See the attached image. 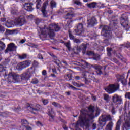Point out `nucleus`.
I'll use <instances>...</instances> for the list:
<instances>
[{"instance_id": "052dcab7", "label": "nucleus", "mask_w": 130, "mask_h": 130, "mask_svg": "<svg viewBox=\"0 0 130 130\" xmlns=\"http://www.w3.org/2000/svg\"><path fill=\"white\" fill-rule=\"evenodd\" d=\"M96 128H97V124L96 123H93L92 125V129L93 130H95Z\"/></svg>"}, {"instance_id": "39448f33", "label": "nucleus", "mask_w": 130, "mask_h": 130, "mask_svg": "<svg viewBox=\"0 0 130 130\" xmlns=\"http://www.w3.org/2000/svg\"><path fill=\"white\" fill-rule=\"evenodd\" d=\"M101 34L102 36L107 38V40H109V39L113 38L112 32L110 31V27L108 26L105 25L103 27Z\"/></svg>"}, {"instance_id": "09e8293b", "label": "nucleus", "mask_w": 130, "mask_h": 130, "mask_svg": "<svg viewBox=\"0 0 130 130\" xmlns=\"http://www.w3.org/2000/svg\"><path fill=\"white\" fill-rule=\"evenodd\" d=\"M39 65V63L38 62V61H36V60H34L32 62V66L33 67H34L35 68H37V66Z\"/></svg>"}, {"instance_id": "5701e85b", "label": "nucleus", "mask_w": 130, "mask_h": 130, "mask_svg": "<svg viewBox=\"0 0 130 130\" xmlns=\"http://www.w3.org/2000/svg\"><path fill=\"white\" fill-rule=\"evenodd\" d=\"M26 72L30 76L35 73V68H34L33 67H31L30 68L28 69Z\"/></svg>"}, {"instance_id": "6e6d98bb", "label": "nucleus", "mask_w": 130, "mask_h": 130, "mask_svg": "<svg viewBox=\"0 0 130 130\" xmlns=\"http://www.w3.org/2000/svg\"><path fill=\"white\" fill-rule=\"evenodd\" d=\"M37 57L39 59H43V56H42V54H41V53L38 54Z\"/></svg>"}, {"instance_id": "dca6fc26", "label": "nucleus", "mask_w": 130, "mask_h": 130, "mask_svg": "<svg viewBox=\"0 0 130 130\" xmlns=\"http://www.w3.org/2000/svg\"><path fill=\"white\" fill-rule=\"evenodd\" d=\"M48 6V1H46L43 5L41 9V11L43 14V17L45 18H48V14H47V11H46V7Z\"/></svg>"}, {"instance_id": "69168bd1", "label": "nucleus", "mask_w": 130, "mask_h": 130, "mask_svg": "<svg viewBox=\"0 0 130 130\" xmlns=\"http://www.w3.org/2000/svg\"><path fill=\"white\" fill-rule=\"evenodd\" d=\"M25 128L26 129V130H32V127L29 126H25Z\"/></svg>"}, {"instance_id": "4d7b16f0", "label": "nucleus", "mask_w": 130, "mask_h": 130, "mask_svg": "<svg viewBox=\"0 0 130 130\" xmlns=\"http://www.w3.org/2000/svg\"><path fill=\"white\" fill-rule=\"evenodd\" d=\"M5 32V28L3 26L0 25V32L4 33Z\"/></svg>"}, {"instance_id": "774afa93", "label": "nucleus", "mask_w": 130, "mask_h": 130, "mask_svg": "<svg viewBox=\"0 0 130 130\" xmlns=\"http://www.w3.org/2000/svg\"><path fill=\"white\" fill-rule=\"evenodd\" d=\"M125 47H126L127 48H129V47H130V43L129 42L127 43Z\"/></svg>"}, {"instance_id": "9d476101", "label": "nucleus", "mask_w": 130, "mask_h": 130, "mask_svg": "<svg viewBox=\"0 0 130 130\" xmlns=\"http://www.w3.org/2000/svg\"><path fill=\"white\" fill-rule=\"evenodd\" d=\"M68 13L67 14H66L64 16V18L66 20H69L67 21V26H70L71 24H72V22H73V20H72V19H73V17H75V14L74 13H73V10L70 9L68 10Z\"/></svg>"}, {"instance_id": "603ef678", "label": "nucleus", "mask_w": 130, "mask_h": 130, "mask_svg": "<svg viewBox=\"0 0 130 130\" xmlns=\"http://www.w3.org/2000/svg\"><path fill=\"white\" fill-rule=\"evenodd\" d=\"M107 51L108 52V55L110 56V55H111V48H107Z\"/></svg>"}, {"instance_id": "a211bd4d", "label": "nucleus", "mask_w": 130, "mask_h": 130, "mask_svg": "<svg viewBox=\"0 0 130 130\" xmlns=\"http://www.w3.org/2000/svg\"><path fill=\"white\" fill-rule=\"evenodd\" d=\"M118 80L119 82H121V84H122V85L124 86H125L127 83V81L125 79V75L124 74H122V75H119Z\"/></svg>"}, {"instance_id": "ea45409f", "label": "nucleus", "mask_w": 130, "mask_h": 130, "mask_svg": "<svg viewBox=\"0 0 130 130\" xmlns=\"http://www.w3.org/2000/svg\"><path fill=\"white\" fill-rule=\"evenodd\" d=\"M21 124L23 125V126H25L26 127V125L28 124V121H27L26 120H21Z\"/></svg>"}, {"instance_id": "423d86ee", "label": "nucleus", "mask_w": 130, "mask_h": 130, "mask_svg": "<svg viewBox=\"0 0 130 130\" xmlns=\"http://www.w3.org/2000/svg\"><path fill=\"white\" fill-rule=\"evenodd\" d=\"M105 90L108 94H113V93H115V92L119 90V84L118 83L110 84L105 88Z\"/></svg>"}, {"instance_id": "b1692460", "label": "nucleus", "mask_w": 130, "mask_h": 130, "mask_svg": "<svg viewBox=\"0 0 130 130\" xmlns=\"http://www.w3.org/2000/svg\"><path fill=\"white\" fill-rule=\"evenodd\" d=\"M26 68L27 67H26L23 62H19L17 66V69L19 71H21V70H23V69H26Z\"/></svg>"}, {"instance_id": "4be33fe9", "label": "nucleus", "mask_w": 130, "mask_h": 130, "mask_svg": "<svg viewBox=\"0 0 130 130\" xmlns=\"http://www.w3.org/2000/svg\"><path fill=\"white\" fill-rule=\"evenodd\" d=\"M31 78V76H30L26 72H24L21 75V80L23 81H28Z\"/></svg>"}, {"instance_id": "72a5a7b5", "label": "nucleus", "mask_w": 130, "mask_h": 130, "mask_svg": "<svg viewBox=\"0 0 130 130\" xmlns=\"http://www.w3.org/2000/svg\"><path fill=\"white\" fill-rule=\"evenodd\" d=\"M104 100L107 103H108L109 101H110V99L109 98V95L108 94H104Z\"/></svg>"}, {"instance_id": "393cba45", "label": "nucleus", "mask_w": 130, "mask_h": 130, "mask_svg": "<svg viewBox=\"0 0 130 130\" xmlns=\"http://www.w3.org/2000/svg\"><path fill=\"white\" fill-rule=\"evenodd\" d=\"M26 68L27 67H26L23 62H19L17 66V69L19 71H21V70H23V69H26Z\"/></svg>"}, {"instance_id": "79ce46f5", "label": "nucleus", "mask_w": 130, "mask_h": 130, "mask_svg": "<svg viewBox=\"0 0 130 130\" xmlns=\"http://www.w3.org/2000/svg\"><path fill=\"white\" fill-rule=\"evenodd\" d=\"M69 38L71 40H74L75 39V37L73 34H72V32L70 30H69Z\"/></svg>"}, {"instance_id": "7ed1b4c3", "label": "nucleus", "mask_w": 130, "mask_h": 130, "mask_svg": "<svg viewBox=\"0 0 130 130\" xmlns=\"http://www.w3.org/2000/svg\"><path fill=\"white\" fill-rule=\"evenodd\" d=\"M112 102L110 105L112 109L111 110V112L112 114L114 115L116 113V111H115V106L117 105H120V104H122V98L121 96L118 95L116 94H115L113 95L112 98Z\"/></svg>"}, {"instance_id": "f704fd0d", "label": "nucleus", "mask_w": 130, "mask_h": 130, "mask_svg": "<svg viewBox=\"0 0 130 130\" xmlns=\"http://www.w3.org/2000/svg\"><path fill=\"white\" fill-rule=\"evenodd\" d=\"M110 24H111V25H114V26H116V24L118 23V21L116 19H112L111 20H110Z\"/></svg>"}, {"instance_id": "f257e3e1", "label": "nucleus", "mask_w": 130, "mask_h": 130, "mask_svg": "<svg viewBox=\"0 0 130 130\" xmlns=\"http://www.w3.org/2000/svg\"><path fill=\"white\" fill-rule=\"evenodd\" d=\"M95 110V107L93 106H90L86 109H83L81 110L80 115L79 119L76 123V126H78L81 124L85 126L86 129H89L90 127V121L97 117L100 114V110L98 109L96 110L95 115H94V112Z\"/></svg>"}, {"instance_id": "6e6552de", "label": "nucleus", "mask_w": 130, "mask_h": 130, "mask_svg": "<svg viewBox=\"0 0 130 130\" xmlns=\"http://www.w3.org/2000/svg\"><path fill=\"white\" fill-rule=\"evenodd\" d=\"M87 49V45L85 44H82L80 46H76L74 48V53L75 54H78L79 52H81L82 50L83 53H86V50Z\"/></svg>"}, {"instance_id": "aec40b11", "label": "nucleus", "mask_w": 130, "mask_h": 130, "mask_svg": "<svg viewBox=\"0 0 130 130\" xmlns=\"http://www.w3.org/2000/svg\"><path fill=\"white\" fill-rule=\"evenodd\" d=\"M92 67L93 69L96 70V73L98 75H102V71H101V70H102V67L100 65L97 64L92 65Z\"/></svg>"}, {"instance_id": "338daca9", "label": "nucleus", "mask_w": 130, "mask_h": 130, "mask_svg": "<svg viewBox=\"0 0 130 130\" xmlns=\"http://www.w3.org/2000/svg\"><path fill=\"white\" fill-rule=\"evenodd\" d=\"M25 42H26V40H25V39H22V40H21L19 42V43H21V44H23V43H25Z\"/></svg>"}, {"instance_id": "864d4df0", "label": "nucleus", "mask_w": 130, "mask_h": 130, "mask_svg": "<svg viewBox=\"0 0 130 130\" xmlns=\"http://www.w3.org/2000/svg\"><path fill=\"white\" fill-rule=\"evenodd\" d=\"M125 98H127V99L130 100V92H126L125 94Z\"/></svg>"}, {"instance_id": "37998d69", "label": "nucleus", "mask_w": 130, "mask_h": 130, "mask_svg": "<svg viewBox=\"0 0 130 130\" xmlns=\"http://www.w3.org/2000/svg\"><path fill=\"white\" fill-rule=\"evenodd\" d=\"M64 45L67 47L68 50H71V43L70 42L64 43Z\"/></svg>"}, {"instance_id": "49530a36", "label": "nucleus", "mask_w": 130, "mask_h": 130, "mask_svg": "<svg viewBox=\"0 0 130 130\" xmlns=\"http://www.w3.org/2000/svg\"><path fill=\"white\" fill-rule=\"evenodd\" d=\"M18 13V9L17 8H14L12 9L11 10V13L13 14V15H15Z\"/></svg>"}, {"instance_id": "bf43d9fd", "label": "nucleus", "mask_w": 130, "mask_h": 130, "mask_svg": "<svg viewBox=\"0 0 130 130\" xmlns=\"http://www.w3.org/2000/svg\"><path fill=\"white\" fill-rule=\"evenodd\" d=\"M36 124L38 125V126H43L42 123H41L40 121L37 122Z\"/></svg>"}, {"instance_id": "c03bdc74", "label": "nucleus", "mask_w": 130, "mask_h": 130, "mask_svg": "<svg viewBox=\"0 0 130 130\" xmlns=\"http://www.w3.org/2000/svg\"><path fill=\"white\" fill-rule=\"evenodd\" d=\"M73 3L77 6H82V2H81L80 0H75L74 1Z\"/></svg>"}, {"instance_id": "4c0bfd02", "label": "nucleus", "mask_w": 130, "mask_h": 130, "mask_svg": "<svg viewBox=\"0 0 130 130\" xmlns=\"http://www.w3.org/2000/svg\"><path fill=\"white\" fill-rule=\"evenodd\" d=\"M11 59H10V58H7L5 59V60L3 62V63L5 66H7V64H9L10 63Z\"/></svg>"}, {"instance_id": "cd10ccee", "label": "nucleus", "mask_w": 130, "mask_h": 130, "mask_svg": "<svg viewBox=\"0 0 130 130\" xmlns=\"http://www.w3.org/2000/svg\"><path fill=\"white\" fill-rule=\"evenodd\" d=\"M6 32L7 33H8V34H9L10 35L12 34H18V33H19V30L18 29H14L13 30H7Z\"/></svg>"}, {"instance_id": "20e7f679", "label": "nucleus", "mask_w": 130, "mask_h": 130, "mask_svg": "<svg viewBox=\"0 0 130 130\" xmlns=\"http://www.w3.org/2000/svg\"><path fill=\"white\" fill-rule=\"evenodd\" d=\"M112 118L110 115H102L99 118V126L103 127L106 125V122L107 121H111Z\"/></svg>"}, {"instance_id": "c85d7f7f", "label": "nucleus", "mask_w": 130, "mask_h": 130, "mask_svg": "<svg viewBox=\"0 0 130 130\" xmlns=\"http://www.w3.org/2000/svg\"><path fill=\"white\" fill-rule=\"evenodd\" d=\"M36 9H39L41 8V5H42V1L41 0H36Z\"/></svg>"}, {"instance_id": "a19ab883", "label": "nucleus", "mask_w": 130, "mask_h": 130, "mask_svg": "<svg viewBox=\"0 0 130 130\" xmlns=\"http://www.w3.org/2000/svg\"><path fill=\"white\" fill-rule=\"evenodd\" d=\"M23 63L24 64V66L28 68V67H29V66H30V64H31V62H30V61H23Z\"/></svg>"}, {"instance_id": "a878e982", "label": "nucleus", "mask_w": 130, "mask_h": 130, "mask_svg": "<svg viewBox=\"0 0 130 130\" xmlns=\"http://www.w3.org/2000/svg\"><path fill=\"white\" fill-rule=\"evenodd\" d=\"M113 128V122L112 121H110L106 125L105 130H112Z\"/></svg>"}, {"instance_id": "2eb2a0df", "label": "nucleus", "mask_w": 130, "mask_h": 130, "mask_svg": "<svg viewBox=\"0 0 130 130\" xmlns=\"http://www.w3.org/2000/svg\"><path fill=\"white\" fill-rule=\"evenodd\" d=\"M48 115L49 116V121H54V117H55V114L53 111V109L51 107H49L48 110Z\"/></svg>"}, {"instance_id": "7c9ffc66", "label": "nucleus", "mask_w": 130, "mask_h": 130, "mask_svg": "<svg viewBox=\"0 0 130 130\" xmlns=\"http://www.w3.org/2000/svg\"><path fill=\"white\" fill-rule=\"evenodd\" d=\"M5 48L6 44L4 42L0 41V52L4 50Z\"/></svg>"}, {"instance_id": "9b49d317", "label": "nucleus", "mask_w": 130, "mask_h": 130, "mask_svg": "<svg viewBox=\"0 0 130 130\" xmlns=\"http://www.w3.org/2000/svg\"><path fill=\"white\" fill-rule=\"evenodd\" d=\"M14 23L16 26L22 27L23 25H25V24H26V21L25 17L23 16H21L19 17L16 18Z\"/></svg>"}, {"instance_id": "0e129e2a", "label": "nucleus", "mask_w": 130, "mask_h": 130, "mask_svg": "<svg viewBox=\"0 0 130 130\" xmlns=\"http://www.w3.org/2000/svg\"><path fill=\"white\" fill-rule=\"evenodd\" d=\"M117 57H118V58H120V59H121V58L122 57V55H121V54L120 53H119V54H117Z\"/></svg>"}, {"instance_id": "412c9836", "label": "nucleus", "mask_w": 130, "mask_h": 130, "mask_svg": "<svg viewBox=\"0 0 130 130\" xmlns=\"http://www.w3.org/2000/svg\"><path fill=\"white\" fill-rule=\"evenodd\" d=\"M49 55L51 56V57H53V58L54 59V63L57 64V66H59V63H60V61L59 60L57 59V57L55 56L53 53H48Z\"/></svg>"}, {"instance_id": "0eeeda50", "label": "nucleus", "mask_w": 130, "mask_h": 130, "mask_svg": "<svg viewBox=\"0 0 130 130\" xmlns=\"http://www.w3.org/2000/svg\"><path fill=\"white\" fill-rule=\"evenodd\" d=\"M120 24L124 28H128V16L126 14H122L120 18Z\"/></svg>"}, {"instance_id": "13d9d810", "label": "nucleus", "mask_w": 130, "mask_h": 130, "mask_svg": "<svg viewBox=\"0 0 130 130\" xmlns=\"http://www.w3.org/2000/svg\"><path fill=\"white\" fill-rule=\"evenodd\" d=\"M74 42H75V43H81V41L79 39H76L75 38L73 40Z\"/></svg>"}, {"instance_id": "ddd939ff", "label": "nucleus", "mask_w": 130, "mask_h": 130, "mask_svg": "<svg viewBox=\"0 0 130 130\" xmlns=\"http://www.w3.org/2000/svg\"><path fill=\"white\" fill-rule=\"evenodd\" d=\"M8 81L10 82H13L14 83H16L19 81V75L15 73H9L8 74Z\"/></svg>"}, {"instance_id": "de8ad7c7", "label": "nucleus", "mask_w": 130, "mask_h": 130, "mask_svg": "<svg viewBox=\"0 0 130 130\" xmlns=\"http://www.w3.org/2000/svg\"><path fill=\"white\" fill-rule=\"evenodd\" d=\"M68 88L69 89H72V90H74V91H75L76 90H79V89L74 87L73 85H72L71 84H68Z\"/></svg>"}, {"instance_id": "8fccbe9b", "label": "nucleus", "mask_w": 130, "mask_h": 130, "mask_svg": "<svg viewBox=\"0 0 130 130\" xmlns=\"http://www.w3.org/2000/svg\"><path fill=\"white\" fill-rule=\"evenodd\" d=\"M38 79H37V78H35L33 79L31 81V84H38Z\"/></svg>"}, {"instance_id": "e2e57ef3", "label": "nucleus", "mask_w": 130, "mask_h": 130, "mask_svg": "<svg viewBox=\"0 0 130 130\" xmlns=\"http://www.w3.org/2000/svg\"><path fill=\"white\" fill-rule=\"evenodd\" d=\"M88 74V72H86L84 73H83V78H84V79H86L87 78V75Z\"/></svg>"}, {"instance_id": "5fc2aeb1", "label": "nucleus", "mask_w": 130, "mask_h": 130, "mask_svg": "<svg viewBox=\"0 0 130 130\" xmlns=\"http://www.w3.org/2000/svg\"><path fill=\"white\" fill-rule=\"evenodd\" d=\"M42 102L44 105H47V104H48L49 102H48V100L45 99V100H43Z\"/></svg>"}, {"instance_id": "c9c22d12", "label": "nucleus", "mask_w": 130, "mask_h": 130, "mask_svg": "<svg viewBox=\"0 0 130 130\" xmlns=\"http://www.w3.org/2000/svg\"><path fill=\"white\" fill-rule=\"evenodd\" d=\"M50 6L51 9H53L54 8H56V3L54 2V1L52 0L50 2Z\"/></svg>"}, {"instance_id": "c756f323", "label": "nucleus", "mask_w": 130, "mask_h": 130, "mask_svg": "<svg viewBox=\"0 0 130 130\" xmlns=\"http://www.w3.org/2000/svg\"><path fill=\"white\" fill-rule=\"evenodd\" d=\"M27 56H28V55L27 54H22L21 55H18V58L19 59H21V60H23V59H26L27 58Z\"/></svg>"}, {"instance_id": "2f4dec72", "label": "nucleus", "mask_w": 130, "mask_h": 130, "mask_svg": "<svg viewBox=\"0 0 130 130\" xmlns=\"http://www.w3.org/2000/svg\"><path fill=\"white\" fill-rule=\"evenodd\" d=\"M66 81H71L72 80V73H68L64 76Z\"/></svg>"}, {"instance_id": "58836bf2", "label": "nucleus", "mask_w": 130, "mask_h": 130, "mask_svg": "<svg viewBox=\"0 0 130 130\" xmlns=\"http://www.w3.org/2000/svg\"><path fill=\"white\" fill-rule=\"evenodd\" d=\"M93 56L94 60H99L100 59V56L98 54H94Z\"/></svg>"}, {"instance_id": "f03ea898", "label": "nucleus", "mask_w": 130, "mask_h": 130, "mask_svg": "<svg viewBox=\"0 0 130 130\" xmlns=\"http://www.w3.org/2000/svg\"><path fill=\"white\" fill-rule=\"evenodd\" d=\"M60 30V27L58 25V24H55V23H51L49 25L48 27L42 28L41 32L42 35L45 36H48L49 38L52 39L55 36V32H58Z\"/></svg>"}, {"instance_id": "e433bc0d", "label": "nucleus", "mask_w": 130, "mask_h": 130, "mask_svg": "<svg viewBox=\"0 0 130 130\" xmlns=\"http://www.w3.org/2000/svg\"><path fill=\"white\" fill-rule=\"evenodd\" d=\"M6 69H7L6 66H5L4 64H0V73L5 72V71H6Z\"/></svg>"}, {"instance_id": "3c124183", "label": "nucleus", "mask_w": 130, "mask_h": 130, "mask_svg": "<svg viewBox=\"0 0 130 130\" xmlns=\"http://www.w3.org/2000/svg\"><path fill=\"white\" fill-rule=\"evenodd\" d=\"M52 105H53V106H55V107H60V104L55 102H54L52 103Z\"/></svg>"}, {"instance_id": "f3484780", "label": "nucleus", "mask_w": 130, "mask_h": 130, "mask_svg": "<svg viewBox=\"0 0 130 130\" xmlns=\"http://www.w3.org/2000/svg\"><path fill=\"white\" fill-rule=\"evenodd\" d=\"M24 9L27 12H33L34 9L33 8V3H27L24 5Z\"/></svg>"}, {"instance_id": "f8f14e48", "label": "nucleus", "mask_w": 130, "mask_h": 130, "mask_svg": "<svg viewBox=\"0 0 130 130\" xmlns=\"http://www.w3.org/2000/svg\"><path fill=\"white\" fill-rule=\"evenodd\" d=\"M40 107L41 106L38 105L36 106H34L32 104H28L27 106V109L29 111H30V112H32V113H34V114H36V112L40 110Z\"/></svg>"}, {"instance_id": "a18cd8bd", "label": "nucleus", "mask_w": 130, "mask_h": 130, "mask_svg": "<svg viewBox=\"0 0 130 130\" xmlns=\"http://www.w3.org/2000/svg\"><path fill=\"white\" fill-rule=\"evenodd\" d=\"M86 54L89 56H93L94 55V52L92 51H88L86 52Z\"/></svg>"}, {"instance_id": "680f3d73", "label": "nucleus", "mask_w": 130, "mask_h": 130, "mask_svg": "<svg viewBox=\"0 0 130 130\" xmlns=\"http://www.w3.org/2000/svg\"><path fill=\"white\" fill-rule=\"evenodd\" d=\"M36 91L38 94H42L43 93L42 91H41L39 88L37 89Z\"/></svg>"}, {"instance_id": "4468645a", "label": "nucleus", "mask_w": 130, "mask_h": 130, "mask_svg": "<svg viewBox=\"0 0 130 130\" xmlns=\"http://www.w3.org/2000/svg\"><path fill=\"white\" fill-rule=\"evenodd\" d=\"M18 47L14 43H11L7 45L6 49L5 50V53L8 52H13V51H17Z\"/></svg>"}, {"instance_id": "bb28decb", "label": "nucleus", "mask_w": 130, "mask_h": 130, "mask_svg": "<svg viewBox=\"0 0 130 130\" xmlns=\"http://www.w3.org/2000/svg\"><path fill=\"white\" fill-rule=\"evenodd\" d=\"M87 6L90 9H95L97 7V3L92 2L91 3L87 4Z\"/></svg>"}, {"instance_id": "6ab92c4d", "label": "nucleus", "mask_w": 130, "mask_h": 130, "mask_svg": "<svg viewBox=\"0 0 130 130\" xmlns=\"http://www.w3.org/2000/svg\"><path fill=\"white\" fill-rule=\"evenodd\" d=\"M84 27L83 26V24L82 23H79L78 25L77 26V30H75L76 32V35H80L84 32Z\"/></svg>"}, {"instance_id": "1a4fd4ad", "label": "nucleus", "mask_w": 130, "mask_h": 130, "mask_svg": "<svg viewBox=\"0 0 130 130\" xmlns=\"http://www.w3.org/2000/svg\"><path fill=\"white\" fill-rule=\"evenodd\" d=\"M97 24H98V22H97V19L95 16L87 17V24L88 28H92V27H94V26L97 25Z\"/></svg>"}, {"instance_id": "473e14b6", "label": "nucleus", "mask_w": 130, "mask_h": 130, "mask_svg": "<svg viewBox=\"0 0 130 130\" xmlns=\"http://www.w3.org/2000/svg\"><path fill=\"white\" fill-rule=\"evenodd\" d=\"M72 84L73 86H75V87H77L78 88H81V87L84 86V84H79L75 81L72 82Z\"/></svg>"}]
</instances>
